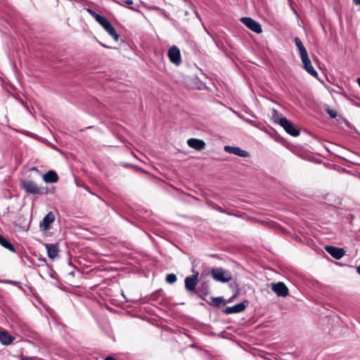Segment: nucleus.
<instances>
[{"label": "nucleus", "instance_id": "f257e3e1", "mask_svg": "<svg viewBox=\"0 0 360 360\" xmlns=\"http://www.w3.org/2000/svg\"><path fill=\"white\" fill-rule=\"evenodd\" d=\"M86 11L94 17L96 20L105 29V30L117 41L119 39V35L116 32L112 24L107 18L96 13L92 10L87 8Z\"/></svg>", "mask_w": 360, "mask_h": 360}, {"label": "nucleus", "instance_id": "f03ea898", "mask_svg": "<svg viewBox=\"0 0 360 360\" xmlns=\"http://www.w3.org/2000/svg\"><path fill=\"white\" fill-rule=\"evenodd\" d=\"M212 278L219 282L227 283L232 280L231 273L222 268H215L211 271Z\"/></svg>", "mask_w": 360, "mask_h": 360}, {"label": "nucleus", "instance_id": "7ed1b4c3", "mask_svg": "<svg viewBox=\"0 0 360 360\" xmlns=\"http://www.w3.org/2000/svg\"><path fill=\"white\" fill-rule=\"evenodd\" d=\"M21 185L25 192L28 193L33 195L41 194V188L32 181L23 180L21 181Z\"/></svg>", "mask_w": 360, "mask_h": 360}, {"label": "nucleus", "instance_id": "20e7f679", "mask_svg": "<svg viewBox=\"0 0 360 360\" xmlns=\"http://www.w3.org/2000/svg\"><path fill=\"white\" fill-rule=\"evenodd\" d=\"M269 286L278 297H285L289 294V290L288 287L283 282L271 283L269 284Z\"/></svg>", "mask_w": 360, "mask_h": 360}, {"label": "nucleus", "instance_id": "39448f33", "mask_svg": "<svg viewBox=\"0 0 360 360\" xmlns=\"http://www.w3.org/2000/svg\"><path fill=\"white\" fill-rule=\"evenodd\" d=\"M240 20L252 31L259 34L262 32V27L259 23L250 18H242Z\"/></svg>", "mask_w": 360, "mask_h": 360}, {"label": "nucleus", "instance_id": "423d86ee", "mask_svg": "<svg viewBox=\"0 0 360 360\" xmlns=\"http://www.w3.org/2000/svg\"><path fill=\"white\" fill-rule=\"evenodd\" d=\"M168 57L170 61L176 65H179L181 62L180 50L175 46L169 49Z\"/></svg>", "mask_w": 360, "mask_h": 360}, {"label": "nucleus", "instance_id": "0eeeda50", "mask_svg": "<svg viewBox=\"0 0 360 360\" xmlns=\"http://www.w3.org/2000/svg\"><path fill=\"white\" fill-rule=\"evenodd\" d=\"M56 217L53 212H49L43 219L39 224V227L43 231H48L51 229V224L55 221Z\"/></svg>", "mask_w": 360, "mask_h": 360}, {"label": "nucleus", "instance_id": "6e6552de", "mask_svg": "<svg viewBox=\"0 0 360 360\" xmlns=\"http://www.w3.org/2000/svg\"><path fill=\"white\" fill-rule=\"evenodd\" d=\"M282 125L281 127L285 129V131L293 136H297L300 134V130L297 129L293 124L286 120H282Z\"/></svg>", "mask_w": 360, "mask_h": 360}, {"label": "nucleus", "instance_id": "1a4fd4ad", "mask_svg": "<svg viewBox=\"0 0 360 360\" xmlns=\"http://www.w3.org/2000/svg\"><path fill=\"white\" fill-rule=\"evenodd\" d=\"M194 275L186 277L185 279V287L188 290L193 291L198 283V272L193 270Z\"/></svg>", "mask_w": 360, "mask_h": 360}, {"label": "nucleus", "instance_id": "9d476101", "mask_svg": "<svg viewBox=\"0 0 360 360\" xmlns=\"http://www.w3.org/2000/svg\"><path fill=\"white\" fill-rule=\"evenodd\" d=\"M301 60L303 63V66L304 70L309 73L311 75L314 76V77H318L317 72L314 69L311 60L307 55H305L304 56H301Z\"/></svg>", "mask_w": 360, "mask_h": 360}, {"label": "nucleus", "instance_id": "9b49d317", "mask_svg": "<svg viewBox=\"0 0 360 360\" xmlns=\"http://www.w3.org/2000/svg\"><path fill=\"white\" fill-rule=\"evenodd\" d=\"M224 150L227 153H232L237 156L243 157V158H247V157H249V155H250L247 151L242 150L239 147L225 146Z\"/></svg>", "mask_w": 360, "mask_h": 360}, {"label": "nucleus", "instance_id": "f8f14e48", "mask_svg": "<svg viewBox=\"0 0 360 360\" xmlns=\"http://www.w3.org/2000/svg\"><path fill=\"white\" fill-rule=\"evenodd\" d=\"M187 144L189 147L197 150H203L206 145L204 141L195 138L188 139Z\"/></svg>", "mask_w": 360, "mask_h": 360}, {"label": "nucleus", "instance_id": "ddd939ff", "mask_svg": "<svg viewBox=\"0 0 360 360\" xmlns=\"http://www.w3.org/2000/svg\"><path fill=\"white\" fill-rule=\"evenodd\" d=\"M325 249L332 257L337 259H341L345 255V251L342 248L326 246Z\"/></svg>", "mask_w": 360, "mask_h": 360}, {"label": "nucleus", "instance_id": "4468645a", "mask_svg": "<svg viewBox=\"0 0 360 360\" xmlns=\"http://www.w3.org/2000/svg\"><path fill=\"white\" fill-rule=\"evenodd\" d=\"M46 249L50 259H55L58 254V247L56 244H46Z\"/></svg>", "mask_w": 360, "mask_h": 360}, {"label": "nucleus", "instance_id": "2eb2a0df", "mask_svg": "<svg viewBox=\"0 0 360 360\" xmlns=\"http://www.w3.org/2000/svg\"><path fill=\"white\" fill-rule=\"evenodd\" d=\"M246 305L244 303L237 304L233 307H226L224 309L225 314L239 313L245 310Z\"/></svg>", "mask_w": 360, "mask_h": 360}, {"label": "nucleus", "instance_id": "dca6fc26", "mask_svg": "<svg viewBox=\"0 0 360 360\" xmlns=\"http://www.w3.org/2000/svg\"><path fill=\"white\" fill-rule=\"evenodd\" d=\"M43 179L46 183H56L58 181V176L54 171H49L43 175Z\"/></svg>", "mask_w": 360, "mask_h": 360}, {"label": "nucleus", "instance_id": "f3484780", "mask_svg": "<svg viewBox=\"0 0 360 360\" xmlns=\"http://www.w3.org/2000/svg\"><path fill=\"white\" fill-rule=\"evenodd\" d=\"M14 340V338L11 336L7 331L0 329V342L4 345H9Z\"/></svg>", "mask_w": 360, "mask_h": 360}, {"label": "nucleus", "instance_id": "a211bd4d", "mask_svg": "<svg viewBox=\"0 0 360 360\" xmlns=\"http://www.w3.org/2000/svg\"><path fill=\"white\" fill-rule=\"evenodd\" d=\"M295 45H296V46L297 47V49L299 50L300 57L303 56H304L305 55L308 54L305 47L304 46V45H303V44L302 42V41L299 38L296 37L295 39Z\"/></svg>", "mask_w": 360, "mask_h": 360}, {"label": "nucleus", "instance_id": "6ab92c4d", "mask_svg": "<svg viewBox=\"0 0 360 360\" xmlns=\"http://www.w3.org/2000/svg\"><path fill=\"white\" fill-rule=\"evenodd\" d=\"M272 119L275 122L278 123L281 126L282 125L281 120H286L285 117H283L281 115H279L276 110H273L272 111Z\"/></svg>", "mask_w": 360, "mask_h": 360}, {"label": "nucleus", "instance_id": "aec40b11", "mask_svg": "<svg viewBox=\"0 0 360 360\" xmlns=\"http://www.w3.org/2000/svg\"><path fill=\"white\" fill-rule=\"evenodd\" d=\"M210 304L214 307H219L221 304L225 305L226 302L221 297H212Z\"/></svg>", "mask_w": 360, "mask_h": 360}, {"label": "nucleus", "instance_id": "412c9836", "mask_svg": "<svg viewBox=\"0 0 360 360\" xmlns=\"http://www.w3.org/2000/svg\"><path fill=\"white\" fill-rule=\"evenodd\" d=\"M0 243L6 248L10 250L11 251L14 252V248L11 243H10L7 240H6L4 237L0 236Z\"/></svg>", "mask_w": 360, "mask_h": 360}, {"label": "nucleus", "instance_id": "4be33fe9", "mask_svg": "<svg viewBox=\"0 0 360 360\" xmlns=\"http://www.w3.org/2000/svg\"><path fill=\"white\" fill-rule=\"evenodd\" d=\"M166 281L168 283H174L176 281V276L173 274H168L166 277Z\"/></svg>", "mask_w": 360, "mask_h": 360}, {"label": "nucleus", "instance_id": "5701e85b", "mask_svg": "<svg viewBox=\"0 0 360 360\" xmlns=\"http://www.w3.org/2000/svg\"><path fill=\"white\" fill-rule=\"evenodd\" d=\"M328 113L332 118H335L337 115L336 112L333 110H328Z\"/></svg>", "mask_w": 360, "mask_h": 360}, {"label": "nucleus", "instance_id": "b1692460", "mask_svg": "<svg viewBox=\"0 0 360 360\" xmlns=\"http://www.w3.org/2000/svg\"><path fill=\"white\" fill-rule=\"evenodd\" d=\"M212 207H213V208H214V209H215V210H218V211H219V212H224V211H223V210L221 209V207H219V206H218V205H213V206H212Z\"/></svg>", "mask_w": 360, "mask_h": 360}, {"label": "nucleus", "instance_id": "393cba45", "mask_svg": "<svg viewBox=\"0 0 360 360\" xmlns=\"http://www.w3.org/2000/svg\"><path fill=\"white\" fill-rule=\"evenodd\" d=\"M126 4H129V5H131L133 4V1L132 0H124V1Z\"/></svg>", "mask_w": 360, "mask_h": 360}, {"label": "nucleus", "instance_id": "a878e982", "mask_svg": "<svg viewBox=\"0 0 360 360\" xmlns=\"http://www.w3.org/2000/svg\"><path fill=\"white\" fill-rule=\"evenodd\" d=\"M353 2L356 5H360V0H353Z\"/></svg>", "mask_w": 360, "mask_h": 360}, {"label": "nucleus", "instance_id": "bb28decb", "mask_svg": "<svg viewBox=\"0 0 360 360\" xmlns=\"http://www.w3.org/2000/svg\"><path fill=\"white\" fill-rule=\"evenodd\" d=\"M236 297V295H233L231 298H230L229 300H228V302H231L233 301V300Z\"/></svg>", "mask_w": 360, "mask_h": 360}, {"label": "nucleus", "instance_id": "cd10ccee", "mask_svg": "<svg viewBox=\"0 0 360 360\" xmlns=\"http://www.w3.org/2000/svg\"><path fill=\"white\" fill-rule=\"evenodd\" d=\"M105 360H116L115 359L111 357V356H108L105 358Z\"/></svg>", "mask_w": 360, "mask_h": 360}, {"label": "nucleus", "instance_id": "c85d7f7f", "mask_svg": "<svg viewBox=\"0 0 360 360\" xmlns=\"http://www.w3.org/2000/svg\"><path fill=\"white\" fill-rule=\"evenodd\" d=\"M356 271L359 274H360V265L357 267Z\"/></svg>", "mask_w": 360, "mask_h": 360}, {"label": "nucleus", "instance_id": "c756f323", "mask_svg": "<svg viewBox=\"0 0 360 360\" xmlns=\"http://www.w3.org/2000/svg\"><path fill=\"white\" fill-rule=\"evenodd\" d=\"M22 360H33L32 358H22Z\"/></svg>", "mask_w": 360, "mask_h": 360}, {"label": "nucleus", "instance_id": "7c9ffc66", "mask_svg": "<svg viewBox=\"0 0 360 360\" xmlns=\"http://www.w3.org/2000/svg\"><path fill=\"white\" fill-rule=\"evenodd\" d=\"M31 171H35V172H38V169L35 167H33L30 169Z\"/></svg>", "mask_w": 360, "mask_h": 360}, {"label": "nucleus", "instance_id": "2f4dec72", "mask_svg": "<svg viewBox=\"0 0 360 360\" xmlns=\"http://www.w3.org/2000/svg\"><path fill=\"white\" fill-rule=\"evenodd\" d=\"M357 82H358V84H359V86H360V78H359V79H357Z\"/></svg>", "mask_w": 360, "mask_h": 360}, {"label": "nucleus", "instance_id": "473e14b6", "mask_svg": "<svg viewBox=\"0 0 360 360\" xmlns=\"http://www.w3.org/2000/svg\"><path fill=\"white\" fill-rule=\"evenodd\" d=\"M117 4H120V5H121V6H124V4H123L122 3H121V2H118V1H117Z\"/></svg>", "mask_w": 360, "mask_h": 360}, {"label": "nucleus", "instance_id": "72a5a7b5", "mask_svg": "<svg viewBox=\"0 0 360 360\" xmlns=\"http://www.w3.org/2000/svg\"><path fill=\"white\" fill-rule=\"evenodd\" d=\"M130 9L135 11V9L132 7H131Z\"/></svg>", "mask_w": 360, "mask_h": 360}]
</instances>
